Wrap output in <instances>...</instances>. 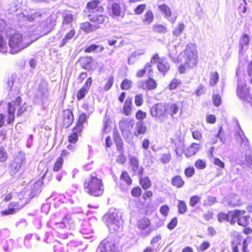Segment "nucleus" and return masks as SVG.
<instances>
[{
    "instance_id": "1",
    "label": "nucleus",
    "mask_w": 252,
    "mask_h": 252,
    "mask_svg": "<svg viewBox=\"0 0 252 252\" xmlns=\"http://www.w3.org/2000/svg\"><path fill=\"white\" fill-rule=\"evenodd\" d=\"M49 227L53 229L58 237L62 239H66L71 234L68 231L74 227V221L71 215L67 214L64 216L60 213L52 215L48 223Z\"/></svg>"
},
{
    "instance_id": "2",
    "label": "nucleus",
    "mask_w": 252,
    "mask_h": 252,
    "mask_svg": "<svg viewBox=\"0 0 252 252\" xmlns=\"http://www.w3.org/2000/svg\"><path fill=\"white\" fill-rule=\"evenodd\" d=\"M84 188L87 193L94 196H100L104 191L102 180L98 178L95 174H92L85 179Z\"/></svg>"
},
{
    "instance_id": "3",
    "label": "nucleus",
    "mask_w": 252,
    "mask_h": 252,
    "mask_svg": "<svg viewBox=\"0 0 252 252\" xmlns=\"http://www.w3.org/2000/svg\"><path fill=\"white\" fill-rule=\"evenodd\" d=\"M47 170L48 168H46L45 173L41 177V180L39 179L33 184L30 183L22 191L18 193H14V196H17L20 200L25 199L27 202L38 195L41 191V188L43 184L42 179L45 177Z\"/></svg>"
},
{
    "instance_id": "4",
    "label": "nucleus",
    "mask_w": 252,
    "mask_h": 252,
    "mask_svg": "<svg viewBox=\"0 0 252 252\" xmlns=\"http://www.w3.org/2000/svg\"><path fill=\"white\" fill-rule=\"evenodd\" d=\"M32 42V40H27L21 34L14 33L9 39V52L11 54H16L30 46Z\"/></svg>"
},
{
    "instance_id": "5",
    "label": "nucleus",
    "mask_w": 252,
    "mask_h": 252,
    "mask_svg": "<svg viewBox=\"0 0 252 252\" xmlns=\"http://www.w3.org/2000/svg\"><path fill=\"white\" fill-rule=\"evenodd\" d=\"M104 218L106 224L112 232H119L122 230L123 220L118 211L115 209H111Z\"/></svg>"
},
{
    "instance_id": "6",
    "label": "nucleus",
    "mask_w": 252,
    "mask_h": 252,
    "mask_svg": "<svg viewBox=\"0 0 252 252\" xmlns=\"http://www.w3.org/2000/svg\"><path fill=\"white\" fill-rule=\"evenodd\" d=\"M193 48V44H189L187 45L184 52L183 57L180 59L181 61L183 63V64L179 67L180 73H185L186 67H193L196 65L197 56Z\"/></svg>"
},
{
    "instance_id": "7",
    "label": "nucleus",
    "mask_w": 252,
    "mask_h": 252,
    "mask_svg": "<svg viewBox=\"0 0 252 252\" xmlns=\"http://www.w3.org/2000/svg\"><path fill=\"white\" fill-rule=\"evenodd\" d=\"M21 103V98L20 96H17L14 101L8 103V116L7 123L10 125L12 124L15 120V110L18 108L17 113V117H20L28 108V105L25 103L21 106L20 105Z\"/></svg>"
},
{
    "instance_id": "8",
    "label": "nucleus",
    "mask_w": 252,
    "mask_h": 252,
    "mask_svg": "<svg viewBox=\"0 0 252 252\" xmlns=\"http://www.w3.org/2000/svg\"><path fill=\"white\" fill-rule=\"evenodd\" d=\"M244 211H240L239 210L229 211L227 213L221 212L218 215V220L220 222L227 221L231 225L235 224V220L239 215L243 214Z\"/></svg>"
},
{
    "instance_id": "9",
    "label": "nucleus",
    "mask_w": 252,
    "mask_h": 252,
    "mask_svg": "<svg viewBox=\"0 0 252 252\" xmlns=\"http://www.w3.org/2000/svg\"><path fill=\"white\" fill-rule=\"evenodd\" d=\"M25 161V154L21 152H19L9 166V172L11 175H14L20 170Z\"/></svg>"
},
{
    "instance_id": "10",
    "label": "nucleus",
    "mask_w": 252,
    "mask_h": 252,
    "mask_svg": "<svg viewBox=\"0 0 252 252\" xmlns=\"http://www.w3.org/2000/svg\"><path fill=\"white\" fill-rule=\"evenodd\" d=\"M96 252H117L115 241L110 238L104 239L100 243Z\"/></svg>"
},
{
    "instance_id": "11",
    "label": "nucleus",
    "mask_w": 252,
    "mask_h": 252,
    "mask_svg": "<svg viewBox=\"0 0 252 252\" xmlns=\"http://www.w3.org/2000/svg\"><path fill=\"white\" fill-rule=\"evenodd\" d=\"M237 94L241 99L250 102L252 98L249 94V91L244 82L238 79Z\"/></svg>"
},
{
    "instance_id": "12",
    "label": "nucleus",
    "mask_w": 252,
    "mask_h": 252,
    "mask_svg": "<svg viewBox=\"0 0 252 252\" xmlns=\"http://www.w3.org/2000/svg\"><path fill=\"white\" fill-rule=\"evenodd\" d=\"M48 95V84L44 80H41L37 87L34 96L37 99L42 101L47 99Z\"/></svg>"
},
{
    "instance_id": "13",
    "label": "nucleus",
    "mask_w": 252,
    "mask_h": 252,
    "mask_svg": "<svg viewBox=\"0 0 252 252\" xmlns=\"http://www.w3.org/2000/svg\"><path fill=\"white\" fill-rule=\"evenodd\" d=\"M75 21L70 11H65L63 14L62 30L72 28V23Z\"/></svg>"
},
{
    "instance_id": "14",
    "label": "nucleus",
    "mask_w": 252,
    "mask_h": 252,
    "mask_svg": "<svg viewBox=\"0 0 252 252\" xmlns=\"http://www.w3.org/2000/svg\"><path fill=\"white\" fill-rule=\"evenodd\" d=\"M6 23L4 20L0 19V52L5 53L7 52L6 39L4 38V30Z\"/></svg>"
},
{
    "instance_id": "15",
    "label": "nucleus",
    "mask_w": 252,
    "mask_h": 252,
    "mask_svg": "<svg viewBox=\"0 0 252 252\" xmlns=\"http://www.w3.org/2000/svg\"><path fill=\"white\" fill-rule=\"evenodd\" d=\"M166 108L165 105L161 103H157L153 106L150 109L151 115L158 119L160 118L165 115Z\"/></svg>"
},
{
    "instance_id": "16",
    "label": "nucleus",
    "mask_w": 252,
    "mask_h": 252,
    "mask_svg": "<svg viewBox=\"0 0 252 252\" xmlns=\"http://www.w3.org/2000/svg\"><path fill=\"white\" fill-rule=\"evenodd\" d=\"M236 139L239 143L240 147L244 149L248 150L249 148V141L246 138L243 131L240 126H238V129L236 132Z\"/></svg>"
},
{
    "instance_id": "17",
    "label": "nucleus",
    "mask_w": 252,
    "mask_h": 252,
    "mask_svg": "<svg viewBox=\"0 0 252 252\" xmlns=\"http://www.w3.org/2000/svg\"><path fill=\"white\" fill-rule=\"evenodd\" d=\"M150 221L147 219H143L139 220L138 222V226L139 229H141L140 235L142 237H146L147 236H149L152 230L150 228H148L147 229L150 225Z\"/></svg>"
},
{
    "instance_id": "18",
    "label": "nucleus",
    "mask_w": 252,
    "mask_h": 252,
    "mask_svg": "<svg viewBox=\"0 0 252 252\" xmlns=\"http://www.w3.org/2000/svg\"><path fill=\"white\" fill-rule=\"evenodd\" d=\"M81 65L82 68L88 70H94L96 64L91 57H86L81 59Z\"/></svg>"
},
{
    "instance_id": "19",
    "label": "nucleus",
    "mask_w": 252,
    "mask_h": 252,
    "mask_svg": "<svg viewBox=\"0 0 252 252\" xmlns=\"http://www.w3.org/2000/svg\"><path fill=\"white\" fill-rule=\"evenodd\" d=\"M87 6L92 14L97 12H102L103 11V8L100 5V1L99 0H94L88 2Z\"/></svg>"
},
{
    "instance_id": "20",
    "label": "nucleus",
    "mask_w": 252,
    "mask_h": 252,
    "mask_svg": "<svg viewBox=\"0 0 252 252\" xmlns=\"http://www.w3.org/2000/svg\"><path fill=\"white\" fill-rule=\"evenodd\" d=\"M130 162L134 174L137 175L138 176H142L143 168L139 166V161L137 158L135 157L131 158L130 159Z\"/></svg>"
},
{
    "instance_id": "21",
    "label": "nucleus",
    "mask_w": 252,
    "mask_h": 252,
    "mask_svg": "<svg viewBox=\"0 0 252 252\" xmlns=\"http://www.w3.org/2000/svg\"><path fill=\"white\" fill-rule=\"evenodd\" d=\"M80 232L83 235H86L84 236L85 238H89L91 237V236H88L92 234L93 233V230L88 220H83L82 222Z\"/></svg>"
},
{
    "instance_id": "22",
    "label": "nucleus",
    "mask_w": 252,
    "mask_h": 252,
    "mask_svg": "<svg viewBox=\"0 0 252 252\" xmlns=\"http://www.w3.org/2000/svg\"><path fill=\"white\" fill-rule=\"evenodd\" d=\"M158 8L165 17L172 23H174L176 20V17H171V11L170 8L166 4L159 5Z\"/></svg>"
},
{
    "instance_id": "23",
    "label": "nucleus",
    "mask_w": 252,
    "mask_h": 252,
    "mask_svg": "<svg viewBox=\"0 0 252 252\" xmlns=\"http://www.w3.org/2000/svg\"><path fill=\"white\" fill-rule=\"evenodd\" d=\"M63 126L65 127H69L73 121V115L70 110H64L63 112Z\"/></svg>"
},
{
    "instance_id": "24",
    "label": "nucleus",
    "mask_w": 252,
    "mask_h": 252,
    "mask_svg": "<svg viewBox=\"0 0 252 252\" xmlns=\"http://www.w3.org/2000/svg\"><path fill=\"white\" fill-rule=\"evenodd\" d=\"M250 41L249 36L247 34H244L241 37L239 41V53L243 54L248 48Z\"/></svg>"
},
{
    "instance_id": "25",
    "label": "nucleus",
    "mask_w": 252,
    "mask_h": 252,
    "mask_svg": "<svg viewBox=\"0 0 252 252\" xmlns=\"http://www.w3.org/2000/svg\"><path fill=\"white\" fill-rule=\"evenodd\" d=\"M240 211H244V213L239 216L235 219H234L235 224L237 222L238 225L242 226H246L249 223V220L250 219V216H244L246 214V211L244 210H239Z\"/></svg>"
},
{
    "instance_id": "26",
    "label": "nucleus",
    "mask_w": 252,
    "mask_h": 252,
    "mask_svg": "<svg viewBox=\"0 0 252 252\" xmlns=\"http://www.w3.org/2000/svg\"><path fill=\"white\" fill-rule=\"evenodd\" d=\"M107 19V17L102 14H90L89 19L93 23L96 24H101Z\"/></svg>"
},
{
    "instance_id": "27",
    "label": "nucleus",
    "mask_w": 252,
    "mask_h": 252,
    "mask_svg": "<svg viewBox=\"0 0 252 252\" xmlns=\"http://www.w3.org/2000/svg\"><path fill=\"white\" fill-rule=\"evenodd\" d=\"M158 68L159 71L164 74L169 70L170 64L166 59L164 58H160L158 63Z\"/></svg>"
},
{
    "instance_id": "28",
    "label": "nucleus",
    "mask_w": 252,
    "mask_h": 252,
    "mask_svg": "<svg viewBox=\"0 0 252 252\" xmlns=\"http://www.w3.org/2000/svg\"><path fill=\"white\" fill-rule=\"evenodd\" d=\"M148 72L149 77L152 76V68L150 63H147L144 68L138 70L136 73V76L138 77H142L146 72Z\"/></svg>"
},
{
    "instance_id": "29",
    "label": "nucleus",
    "mask_w": 252,
    "mask_h": 252,
    "mask_svg": "<svg viewBox=\"0 0 252 252\" xmlns=\"http://www.w3.org/2000/svg\"><path fill=\"white\" fill-rule=\"evenodd\" d=\"M142 85H141L142 88L145 90L147 89L149 90H152L156 88L157 83L156 81L150 76L149 79H148L145 82H141Z\"/></svg>"
},
{
    "instance_id": "30",
    "label": "nucleus",
    "mask_w": 252,
    "mask_h": 252,
    "mask_svg": "<svg viewBox=\"0 0 252 252\" xmlns=\"http://www.w3.org/2000/svg\"><path fill=\"white\" fill-rule=\"evenodd\" d=\"M104 48L102 45H96L95 44H91L85 49V52H99L101 53L104 50Z\"/></svg>"
},
{
    "instance_id": "31",
    "label": "nucleus",
    "mask_w": 252,
    "mask_h": 252,
    "mask_svg": "<svg viewBox=\"0 0 252 252\" xmlns=\"http://www.w3.org/2000/svg\"><path fill=\"white\" fill-rule=\"evenodd\" d=\"M146 130V126H144L142 122H137L135 126L134 135L136 136H138L140 134H144Z\"/></svg>"
},
{
    "instance_id": "32",
    "label": "nucleus",
    "mask_w": 252,
    "mask_h": 252,
    "mask_svg": "<svg viewBox=\"0 0 252 252\" xmlns=\"http://www.w3.org/2000/svg\"><path fill=\"white\" fill-rule=\"evenodd\" d=\"M70 29L71 30L70 31L65 35L64 38L61 41L59 45L60 47L63 46L69 40L71 39L74 36L75 34V31L72 28Z\"/></svg>"
},
{
    "instance_id": "33",
    "label": "nucleus",
    "mask_w": 252,
    "mask_h": 252,
    "mask_svg": "<svg viewBox=\"0 0 252 252\" xmlns=\"http://www.w3.org/2000/svg\"><path fill=\"white\" fill-rule=\"evenodd\" d=\"M199 144L196 143L192 144L187 150L186 155L190 157L195 155L200 149Z\"/></svg>"
},
{
    "instance_id": "34",
    "label": "nucleus",
    "mask_w": 252,
    "mask_h": 252,
    "mask_svg": "<svg viewBox=\"0 0 252 252\" xmlns=\"http://www.w3.org/2000/svg\"><path fill=\"white\" fill-rule=\"evenodd\" d=\"M154 20L153 12L151 10H149L144 14L143 22L145 25H150L154 21Z\"/></svg>"
},
{
    "instance_id": "35",
    "label": "nucleus",
    "mask_w": 252,
    "mask_h": 252,
    "mask_svg": "<svg viewBox=\"0 0 252 252\" xmlns=\"http://www.w3.org/2000/svg\"><path fill=\"white\" fill-rule=\"evenodd\" d=\"M122 9L119 4L117 3H113L111 6V12L112 15L114 16L118 17L120 16L121 14Z\"/></svg>"
},
{
    "instance_id": "36",
    "label": "nucleus",
    "mask_w": 252,
    "mask_h": 252,
    "mask_svg": "<svg viewBox=\"0 0 252 252\" xmlns=\"http://www.w3.org/2000/svg\"><path fill=\"white\" fill-rule=\"evenodd\" d=\"M14 245V241L13 239H10L3 242L2 244L3 249L5 252H11Z\"/></svg>"
},
{
    "instance_id": "37",
    "label": "nucleus",
    "mask_w": 252,
    "mask_h": 252,
    "mask_svg": "<svg viewBox=\"0 0 252 252\" xmlns=\"http://www.w3.org/2000/svg\"><path fill=\"white\" fill-rule=\"evenodd\" d=\"M80 28L83 31L87 32H90L96 29L95 26L92 25L88 22L81 23L80 25Z\"/></svg>"
},
{
    "instance_id": "38",
    "label": "nucleus",
    "mask_w": 252,
    "mask_h": 252,
    "mask_svg": "<svg viewBox=\"0 0 252 252\" xmlns=\"http://www.w3.org/2000/svg\"><path fill=\"white\" fill-rule=\"evenodd\" d=\"M132 100L131 98H127L125 102L123 110L124 113L126 116H129L131 113Z\"/></svg>"
},
{
    "instance_id": "39",
    "label": "nucleus",
    "mask_w": 252,
    "mask_h": 252,
    "mask_svg": "<svg viewBox=\"0 0 252 252\" xmlns=\"http://www.w3.org/2000/svg\"><path fill=\"white\" fill-rule=\"evenodd\" d=\"M86 121L87 116L86 114L82 113L80 114L78 119V125L76 127L74 128V130L81 131L83 127V125L86 122Z\"/></svg>"
},
{
    "instance_id": "40",
    "label": "nucleus",
    "mask_w": 252,
    "mask_h": 252,
    "mask_svg": "<svg viewBox=\"0 0 252 252\" xmlns=\"http://www.w3.org/2000/svg\"><path fill=\"white\" fill-rule=\"evenodd\" d=\"M184 181L182 180L181 177L177 175L174 177L172 179V184L173 186L177 188H182L184 185Z\"/></svg>"
},
{
    "instance_id": "41",
    "label": "nucleus",
    "mask_w": 252,
    "mask_h": 252,
    "mask_svg": "<svg viewBox=\"0 0 252 252\" xmlns=\"http://www.w3.org/2000/svg\"><path fill=\"white\" fill-rule=\"evenodd\" d=\"M142 176H139L141 186L145 189L149 188L151 186L150 180L147 177L142 178Z\"/></svg>"
},
{
    "instance_id": "42",
    "label": "nucleus",
    "mask_w": 252,
    "mask_h": 252,
    "mask_svg": "<svg viewBox=\"0 0 252 252\" xmlns=\"http://www.w3.org/2000/svg\"><path fill=\"white\" fill-rule=\"evenodd\" d=\"M219 80V74L217 72H213L210 73L209 85L212 87L215 86Z\"/></svg>"
},
{
    "instance_id": "43",
    "label": "nucleus",
    "mask_w": 252,
    "mask_h": 252,
    "mask_svg": "<svg viewBox=\"0 0 252 252\" xmlns=\"http://www.w3.org/2000/svg\"><path fill=\"white\" fill-rule=\"evenodd\" d=\"M177 207L179 214H184L186 213L187 211V205L184 201L179 200Z\"/></svg>"
},
{
    "instance_id": "44",
    "label": "nucleus",
    "mask_w": 252,
    "mask_h": 252,
    "mask_svg": "<svg viewBox=\"0 0 252 252\" xmlns=\"http://www.w3.org/2000/svg\"><path fill=\"white\" fill-rule=\"evenodd\" d=\"M33 234H29L27 235L24 239V244L27 248H31L33 243Z\"/></svg>"
},
{
    "instance_id": "45",
    "label": "nucleus",
    "mask_w": 252,
    "mask_h": 252,
    "mask_svg": "<svg viewBox=\"0 0 252 252\" xmlns=\"http://www.w3.org/2000/svg\"><path fill=\"white\" fill-rule=\"evenodd\" d=\"M111 121L108 116H105L103 119L104 127L103 130L107 133L111 129Z\"/></svg>"
},
{
    "instance_id": "46",
    "label": "nucleus",
    "mask_w": 252,
    "mask_h": 252,
    "mask_svg": "<svg viewBox=\"0 0 252 252\" xmlns=\"http://www.w3.org/2000/svg\"><path fill=\"white\" fill-rule=\"evenodd\" d=\"M153 31L158 33H166L167 31L166 28L160 24H155L153 27Z\"/></svg>"
},
{
    "instance_id": "47",
    "label": "nucleus",
    "mask_w": 252,
    "mask_h": 252,
    "mask_svg": "<svg viewBox=\"0 0 252 252\" xmlns=\"http://www.w3.org/2000/svg\"><path fill=\"white\" fill-rule=\"evenodd\" d=\"M63 160L62 157L59 158L56 161L54 167L53 171L55 172L59 171L62 167Z\"/></svg>"
},
{
    "instance_id": "48",
    "label": "nucleus",
    "mask_w": 252,
    "mask_h": 252,
    "mask_svg": "<svg viewBox=\"0 0 252 252\" xmlns=\"http://www.w3.org/2000/svg\"><path fill=\"white\" fill-rule=\"evenodd\" d=\"M89 90L85 88L82 87L79 91L77 93L76 97L78 100L83 99L88 93Z\"/></svg>"
},
{
    "instance_id": "49",
    "label": "nucleus",
    "mask_w": 252,
    "mask_h": 252,
    "mask_svg": "<svg viewBox=\"0 0 252 252\" xmlns=\"http://www.w3.org/2000/svg\"><path fill=\"white\" fill-rule=\"evenodd\" d=\"M121 180L124 181L128 185L132 183V180L126 171H123L121 176Z\"/></svg>"
},
{
    "instance_id": "50",
    "label": "nucleus",
    "mask_w": 252,
    "mask_h": 252,
    "mask_svg": "<svg viewBox=\"0 0 252 252\" xmlns=\"http://www.w3.org/2000/svg\"><path fill=\"white\" fill-rule=\"evenodd\" d=\"M181 81L179 79L174 78L169 84L168 88L170 90H174L181 84Z\"/></svg>"
},
{
    "instance_id": "51",
    "label": "nucleus",
    "mask_w": 252,
    "mask_h": 252,
    "mask_svg": "<svg viewBox=\"0 0 252 252\" xmlns=\"http://www.w3.org/2000/svg\"><path fill=\"white\" fill-rule=\"evenodd\" d=\"M179 110V107L178 105L175 104H171L168 107V111L169 113L170 114V115L173 117L174 115H175L177 114Z\"/></svg>"
},
{
    "instance_id": "52",
    "label": "nucleus",
    "mask_w": 252,
    "mask_h": 252,
    "mask_svg": "<svg viewBox=\"0 0 252 252\" xmlns=\"http://www.w3.org/2000/svg\"><path fill=\"white\" fill-rule=\"evenodd\" d=\"M185 29V25L183 23H180L177 28H176L175 30L173 31V34L174 35L176 36H178L180 35L183 31H184Z\"/></svg>"
},
{
    "instance_id": "53",
    "label": "nucleus",
    "mask_w": 252,
    "mask_h": 252,
    "mask_svg": "<svg viewBox=\"0 0 252 252\" xmlns=\"http://www.w3.org/2000/svg\"><path fill=\"white\" fill-rule=\"evenodd\" d=\"M201 197L197 195L192 196L190 197L189 204L191 207H194L196 204L199 203L201 200Z\"/></svg>"
},
{
    "instance_id": "54",
    "label": "nucleus",
    "mask_w": 252,
    "mask_h": 252,
    "mask_svg": "<svg viewBox=\"0 0 252 252\" xmlns=\"http://www.w3.org/2000/svg\"><path fill=\"white\" fill-rule=\"evenodd\" d=\"M146 5L145 4H141L138 5L134 9V12L136 15H140L145 10Z\"/></svg>"
},
{
    "instance_id": "55",
    "label": "nucleus",
    "mask_w": 252,
    "mask_h": 252,
    "mask_svg": "<svg viewBox=\"0 0 252 252\" xmlns=\"http://www.w3.org/2000/svg\"><path fill=\"white\" fill-rule=\"evenodd\" d=\"M132 81L127 79L124 80L121 85L122 90H127L131 87Z\"/></svg>"
},
{
    "instance_id": "56",
    "label": "nucleus",
    "mask_w": 252,
    "mask_h": 252,
    "mask_svg": "<svg viewBox=\"0 0 252 252\" xmlns=\"http://www.w3.org/2000/svg\"><path fill=\"white\" fill-rule=\"evenodd\" d=\"M78 130H75L74 129L73 132L69 136L68 141L72 144H75L78 140V134L77 131Z\"/></svg>"
},
{
    "instance_id": "57",
    "label": "nucleus",
    "mask_w": 252,
    "mask_h": 252,
    "mask_svg": "<svg viewBox=\"0 0 252 252\" xmlns=\"http://www.w3.org/2000/svg\"><path fill=\"white\" fill-rule=\"evenodd\" d=\"M8 158V154L5 150L1 147L0 148V162L5 161Z\"/></svg>"
},
{
    "instance_id": "58",
    "label": "nucleus",
    "mask_w": 252,
    "mask_h": 252,
    "mask_svg": "<svg viewBox=\"0 0 252 252\" xmlns=\"http://www.w3.org/2000/svg\"><path fill=\"white\" fill-rule=\"evenodd\" d=\"M54 252H68L67 250L60 243H58L54 246Z\"/></svg>"
},
{
    "instance_id": "59",
    "label": "nucleus",
    "mask_w": 252,
    "mask_h": 252,
    "mask_svg": "<svg viewBox=\"0 0 252 252\" xmlns=\"http://www.w3.org/2000/svg\"><path fill=\"white\" fill-rule=\"evenodd\" d=\"M135 104L137 106L142 105L143 103V95L141 94H136L135 96Z\"/></svg>"
},
{
    "instance_id": "60",
    "label": "nucleus",
    "mask_w": 252,
    "mask_h": 252,
    "mask_svg": "<svg viewBox=\"0 0 252 252\" xmlns=\"http://www.w3.org/2000/svg\"><path fill=\"white\" fill-rule=\"evenodd\" d=\"M216 202V198L213 196H208L204 201V206H211Z\"/></svg>"
},
{
    "instance_id": "61",
    "label": "nucleus",
    "mask_w": 252,
    "mask_h": 252,
    "mask_svg": "<svg viewBox=\"0 0 252 252\" xmlns=\"http://www.w3.org/2000/svg\"><path fill=\"white\" fill-rule=\"evenodd\" d=\"M177 224V219L176 217L173 218L167 224V228L170 230L173 229Z\"/></svg>"
},
{
    "instance_id": "62",
    "label": "nucleus",
    "mask_w": 252,
    "mask_h": 252,
    "mask_svg": "<svg viewBox=\"0 0 252 252\" xmlns=\"http://www.w3.org/2000/svg\"><path fill=\"white\" fill-rule=\"evenodd\" d=\"M169 208L166 205L160 207L159 209L160 213L164 217H166L168 214Z\"/></svg>"
},
{
    "instance_id": "63",
    "label": "nucleus",
    "mask_w": 252,
    "mask_h": 252,
    "mask_svg": "<svg viewBox=\"0 0 252 252\" xmlns=\"http://www.w3.org/2000/svg\"><path fill=\"white\" fill-rule=\"evenodd\" d=\"M213 101L214 105L219 106L221 104V97L219 94H214L213 96Z\"/></svg>"
},
{
    "instance_id": "64",
    "label": "nucleus",
    "mask_w": 252,
    "mask_h": 252,
    "mask_svg": "<svg viewBox=\"0 0 252 252\" xmlns=\"http://www.w3.org/2000/svg\"><path fill=\"white\" fill-rule=\"evenodd\" d=\"M195 166L198 169H204L206 167V163L201 159H198L195 162Z\"/></svg>"
}]
</instances>
